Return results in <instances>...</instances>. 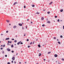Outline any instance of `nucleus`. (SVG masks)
<instances>
[{
    "instance_id": "79ce46f5",
    "label": "nucleus",
    "mask_w": 64,
    "mask_h": 64,
    "mask_svg": "<svg viewBox=\"0 0 64 64\" xmlns=\"http://www.w3.org/2000/svg\"><path fill=\"white\" fill-rule=\"evenodd\" d=\"M22 29H24V27H22Z\"/></svg>"
},
{
    "instance_id": "b1692460",
    "label": "nucleus",
    "mask_w": 64,
    "mask_h": 64,
    "mask_svg": "<svg viewBox=\"0 0 64 64\" xmlns=\"http://www.w3.org/2000/svg\"><path fill=\"white\" fill-rule=\"evenodd\" d=\"M3 47H5V44L3 46Z\"/></svg>"
},
{
    "instance_id": "0e129e2a",
    "label": "nucleus",
    "mask_w": 64,
    "mask_h": 64,
    "mask_svg": "<svg viewBox=\"0 0 64 64\" xmlns=\"http://www.w3.org/2000/svg\"><path fill=\"white\" fill-rule=\"evenodd\" d=\"M27 27L26 26V29H27Z\"/></svg>"
},
{
    "instance_id": "412c9836",
    "label": "nucleus",
    "mask_w": 64,
    "mask_h": 64,
    "mask_svg": "<svg viewBox=\"0 0 64 64\" xmlns=\"http://www.w3.org/2000/svg\"><path fill=\"white\" fill-rule=\"evenodd\" d=\"M60 38H62L63 37V36H62V35H61L60 36Z\"/></svg>"
},
{
    "instance_id": "2eb2a0df",
    "label": "nucleus",
    "mask_w": 64,
    "mask_h": 64,
    "mask_svg": "<svg viewBox=\"0 0 64 64\" xmlns=\"http://www.w3.org/2000/svg\"><path fill=\"white\" fill-rule=\"evenodd\" d=\"M41 55V54L40 53L39 54V56H40Z\"/></svg>"
},
{
    "instance_id": "423d86ee",
    "label": "nucleus",
    "mask_w": 64,
    "mask_h": 64,
    "mask_svg": "<svg viewBox=\"0 0 64 64\" xmlns=\"http://www.w3.org/2000/svg\"><path fill=\"white\" fill-rule=\"evenodd\" d=\"M16 26H14L13 28H16Z\"/></svg>"
},
{
    "instance_id": "5fc2aeb1",
    "label": "nucleus",
    "mask_w": 64,
    "mask_h": 64,
    "mask_svg": "<svg viewBox=\"0 0 64 64\" xmlns=\"http://www.w3.org/2000/svg\"><path fill=\"white\" fill-rule=\"evenodd\" d=\"M44 61H45V60H46V59H44Z\"/></svg>"
},
{
    "instance_id": "e2e57ef3",
    "label": "nucleus",
    "mask_w": 64,
    "mask_h": 64,
    "mask_svg": "<svg viewBox=\"0 0 64 64\" xmlns=\"http://www.w3.org/2000/svg\"><path fill=\"white\" fill-rule=\"evenodd\" d=\"M9 25L10 26L11 25V24H9Z\"/></svg>"
},
{
    "instance_id": "4c0bfd02",
    "label": "nucleus",
    "mask_w": 64,
    "mask_h": 64,
    "mask_svg": "<svg viewBox=\"0 0 64 64\" xmlns=\"http://www.w3.org/2000/svg\"><path fill=\"white\" fill-rule=\"evenodd\" d=\"M12 40H14V38H12Z\"/></svg>"
},
{
    "instance_id": "dca6fc26",
    "label": "nucleus",
    "mask_w": 64,
    "mask_h": 64,
    "mask_svg": "<svg viewBox=\"0 0 64 64\" xmlns=\"http://www.w3.org/2000/svg\"><path fill=\"white\" fill-rule=\"evenodd\" d=\"M14 47V46H13V44H12L11 45V47L12 48H13Z\"/></svg>"
},
{
    "instance_id": "052dcab7",
    "label": "nucleus",
    "mask_w": 64,
    "mask_h": 64,
    "mask_svg": "<svg viewBox=\"0 0 64 64\" xmlns=\"http://www.w3.org/2000/svg\"><path fill=\"white\" fill-rule=\"evenodd\" d=\"M14 45H16V44H15Z\"/></svg>"
},
{
    "instance_id": "f03ea898",
    "label": "nucleus",
    "mask_w": 64,
    "mask_h": 64,
    "mask_svg": "<svg viewBox=\"0 0 64 64\" xmlns=\"http://www.w3.org/2000/svg\"><path fill=\"white\" fill-rule=\"evenodd\" d=\"M12 59L13 60H15V57H13L12 58Z\"/></svg>"
},
{
    "instance_id": "c03bdc74",
    "label": "nucleus",
    "mask_w": 64,
    "mask_h": 64,
    "mask_svg": "<svg viewBox=\"0 0 64 64\" xmlns=\"http://www.w3.org/2000/svg\"><path fill=\"white\" fill-rule=\"evenodd\" d=\"M8 43H10V41H9V40L8 41Z\"/></svg>"
},
{
    "instance_id": "4be33fe9",
    "label": "nucleus",
    "mask_w": 64,
    "mask_h": 64,
    "mask_svg": "<svg viewBox=\"0 0 64 64\" xmlns=\"http://www.w3.org/2000/svg\"><path fill=\"white\" fill-rule=\"evenodd\" d=\"M32 44V42H31L30 43V45H31Z\"/></svg>"
},
{
    "instance_id": "e433bc0d",
    "label": "nucleus",
    "mask_w": 64,
    "mask_h": 64,
    "mask_svg": "<svg viewBox=\"0 0 64 64\" xmlns=\"http://www.w3.org/2000/svg\"><path fill=\"white\" fill-rule=\"evenodd\" d=\"M12 53H14V51L13 50H12Z\"/></svg>"
},
{
    "instance_id": "c85d7f7f",
    "label": "nucleus",
    "mask_w": 64,
    "mask_h": 64,
    "mask_svg": "<svg viewBox=\"0 0 64 64\" xmlns=\"http://www.w3.org/2000/svg\"><path fill=\"white\" fill-rule=\"evenodd\" d=\"M34 42H35V41H34L32 43L33 44H34Z\"/></svg>"
},
{
    "instance_id": "58836bf2",
    "label": "nucleus",
    "mask_w": 64,
    "mask_h": 64,
    "mask_svg": "<svg viewBox=\"0 0 64 64\" xmlns=\"http://www.w3.org/2000/svg\"><path fill=\"white\" fill-rule=\"evenodd\" d=\"M24 8H26V6H24Z\"/></svg>"
},
{
    "instance_id": "de8ad7c7",
    "label": "nucleus",
    "mask_w": 64,
    "mask_h": 64,
    "mask_svg": "<svg viewBox=\"0 0 64 64\" xmlns=\"http://www.w3.org/2000/svg\"><path fill=\"white\" fill-rule=\"evenodd\" d=\"M3 35V34H1V36H2V35Z\"/></svg>"
},
{
    "instance_id": "0eeeda50",
    "label": "nucleus",
    "mask_w": 64,
    "mask_h": 64,
    "mask_svg": "<svg viewBox=\"0 0 64 64\" xmlns=\"http://www.w3.org/2000/svg\"><path fill=\"white\" fill-rule=\"evenodd\" d=\"M63 11V10L62 9L60 10V12H62Z\"/></svg>"
},
{
    "instance_id": "cd10ccee",
    "label": "nucleus",
    "mask_w": 64,
    "mask_h": 64,
    "mask_svg": "<svg viewBox=\"0 0 64 64\" xmlns=\"http://www.w3.org/2000/svg\"><path fill=\"white\" fill-rule=\"evenodd\" d=\"M37 14H40V13L39 12H36Z\"/></svg>"
},
{
    "instance_id": "f704fd0d",
    "label": "nucleus",
    "mask_w": 64,
    "mask_h": 64,
    "mask_svg": "<svg viewBox=\"0 0 64 64\" xmlns=\"http://www.w3.org/2000/svg\"><path fill=\"white\" fill-rule=\"evenodd\" d=\"M7 44V45H10V44H9V43H8Z\"/></svg>"
},
{
    "instance_id": "864d4df0",
    "label": "nucleus",
    "mask_w": 64,
    "mask_h": 64,
    "mask_svg": "<svg viewBox=\"0 0 64 64\" xmlns=\"http://www.w3.org/2000/svg\"><path fill=\"white\" fill-rule=\"evenodd\" d=\"M6 32H8V30H7L6 31Z\"/></svg>"
},
{
    "instance_id": "c9c22d12",
    "label": "nucleus",
    "mask_w": 64,
    "mask_h": 64,
    "mask_svg": "<svg viewBox=\"0 0 64 64\" xmlns=\"http://www.w3.org/2000/svg\"><path fill=\"white\" fill-rule=\"evenodd\" d=\"M48 14H50V12H48Z\"/></svg>"
},
{
    "instance_id": "8fccbe9b",
    "label": "nucleus",
    "mask_w": 64,
    "mask_h": 64,
    "mask_svg": "<svg viewBox=\"0 0 64 64\" xmlns=\"http://www.w3.org/2000/svg\"><path fill=\"white\" fill-rule=\"evenodd\" d=\"M12 63H13V60H12Z\"/></svg>"
},
{
    "instance_id": "f8f14e48",
    "label": "nucleus",
    "mask_w": 64,
    "mask_h": 64,
    "mask_svg": "<svg viewBox=\"0 0 64 64\" xmlns=\"http://www.w3.org/2000/svg\"><path fill=\"white\" fill-rule=\"evenodd\" d=\"M47 23H50V21L48 20L47 22Z\"/></svg>"
},
{
    "instance_id": "473e14b6",
    "label": "nucleus",
    "mask_w": 64,
    "mask_h": 64,
    "mask_svg": "<svg viewBox=\"0 0 64 64\" xmlns=\"http://www.w3.org/2000/svg\"><path fill=\"white\" fill-rule=\"evenodd\" d=\"M5 56L6 57H7V55H5Z\"/></svg>"
},
{
    "instance_id": "09e8293b",
    "label": "nucleus",
    "mask_w": 64,
    "mask_h": 64,
    "mask_svg": "<svg viewBox=\"0 0 64 64\" xmlns=\"http://www.w3.org/2000/svg\"><path fill=\"white\" fill-rule=\"evenodd\" d=\"M14 63H15V64L16 63V61H14Z\"/></svg>"
},
{
    "instance_id": "f3484780",
    "label": "nucleus",
    "mask_w": 64,
    "mask_h": 64,
    "mask_svg": "<svg viewBox=\"0 0 64 64\" xmlns=\"http://www.w3.org/2000/svg\"><path fill=\"white\" fill-rule=\"evenodd\" d=\"M58 44H61V43L60 42H58Z\"/></svg>"
},
{
    "instance_id": "7c9ffc66",
    "label": "nucleus",
    "mask_w": 64,
    "mask_h": 64,
    "mask_svg": "<svg viewBox=\"0 0 64 64\" xmlns=\"http://www.w3.org/2000/svg\"><path fill=\"white\" fill-rule=\"evenodd\" d=\"M57 20L58 22H59V21H60V20H59V19H58Z\"/></svg>"
},
{
    "instance_id": "7ed1b4c3",
    "label": "nucleus",
    "mask_w": 64,
    "mask_h": 64,
    "mask_svg": "<svg viewBox=\"0 0 64 64\" xmlns=\"http://www.w3.org/2000/svg\"><path fill=\"white\" fill-rule=\"evenodd\" d=\"M21 42V41H20V42H18L17 43L18 45H19L20 44V42Z\"/></svg>"
},
{
    "instance_id": "72a5a7b5",
    "label": "nucleus",
    "mask_w": 64,
    "mask_h": 64,
    "mask_svg": "<svg viewBox=\"0 0 64 64\" xmlns=\"http://www.w3.org/2000/svg\"><path fill=\"white\" fill-rule=\"evenodd\" d=\"M55 18H57V16H55Z\"/></svg>"
},
{
    "instance_id": "9d476101",
    "label": "nucleus",
    "mask_w": 64,
    "mask_h": 64,
    "mask_svg": "<svg viewBox=\"0 0 64 64\" xmlns=\"http://www.w3.org/2000/svg\"><path fill=\"white\" fill-rule=\"evenodd\" d=\"M38 47H39V48H40V47H41V46L40 44L38 45Z\"/></svg>"
},
{
    "instance_id": "ddd939ff",
    "label": "nucleus",
    "mask_w": 64,
    "mask_h": 64,
    "mask_svg": "<svg viewBox=\"0 0 64 64\" xmlns=\"http://www.w3.org/2000/svg\"><path fill=\"white\" fill-rule=\"evenodd\" d=\"M53 3V2H51L49 4V5H51V4H52Z\"/></svg>"
},
{
    "instance_id": "393cba45",
    "label": "nucleus",
    "mask_w": 64,
    "mask_h": 64,
    "mask_svg": "<svg viewBox=\"0 0 64 64\" xmlns=\"http://www.w3.org/2000/svg\"><path fill=\"white\" fill-rule=\"evenodd\" d=\"M35 6H34V5L33 4L32 5V7H34Z\"/></svg>"
},
{
    "instance_id": "9b49d317",
    "label": "nucleus",
    "mask_w": 64,
    "mask_h": 64,
    "mask_svg": "<svg viewBox=\"0 0 64 64\" xmlns=\"http://www.w3.org/2000/svg\"><path fill=\"white\" fill-rule=\"evenodd\" d=\"M6 22H8H8H9V21H10V20H6Z\"/></svg>"
},
{
    "instance_id": "f257e3e1",
    "label": "nucleus",
    "mask_w": 64,
    "mask_h": 64,
    "mask_svg": "<svg viewBox=\"0 0 64 64\" xmlns=\"http://www.w3.org/2000/svg\"><path fill=\"white\" fill-rule=\"evenodd\" d=\"M6 50H7V51H11V50L9 48H7Z\"/></svg>"
},
{
    "instance_id": "aec40b11",
    "label": "nucleus",
    "mask_w": 64,
    "mask_h": 64,
    "mask_svg": "<svg viewBox=\"0 0 64 64\" xmlns=\"http://www.w3.org/2000/svg\"><path fill=\"white\" fill-rule=\"evenodd\" d=\"M2 53H3V54H4L5 52H4V51L3 50H2Z\"/></svg>"
},
{
    "instance_id": "49530a36",
    "label": "nucleus",
    "mask_w": 64,
    "mask_h": 64,
    "mask_svg": "<svg viewBox=\"0 0 64 64\" xmlns=\"http://www.w3.org/2000/svg\"><path fill=\"white\" fill-rule=\"evenodd\" d=\"M20 44H23V42H21V43H20Z\"/></svg>"
},
{
    "instance_id": "13d9d810",
    "label": "nucleus",
    "mask_w": 64,
    "mask_h": 64,
    "mask_svg": "<svg viewBox=\"0 0 64 64\" xmlns=\"http://www.w3.org/2000/svg\"><path fill=\"white\" fill-rule=\"evenodd\" d=\"M33 23V22H31V23H32H32Z\"/></svg>"
},
{
    "instance_id": "a18cd8bd",
    "label": "nucleus",
    "mask_w": 64,
    "mask_h": 64,
    "mask_svg": "<svg viewBox=\"0 0 64 64\" xmlns=\"http://www.w3.org/2000/svg\"><path fill=\"white\" fill-rule=\"evenodd\" d=\"M46 20V21H48V18H47Z\"/></svg>"
},
{
    "instance_id": "603ef678",
    "label": "nucleus",
    "mask_w": 64,
    "mask_h": 64,
    "mask_svg": "<svg viewBox=\"0 0 64 64\" xmlns=\"http://www.w3.org/2000/svg\"><path fill=\"white\" fill-rule=\"evenodd\" d=\"M17 37H18L16 35V38H17Z\"/></svg>"
},
{
    "instance_id": "a211bd4d",
    "label": "nucleus",
    "mask_w": 64,
    "mask_h": 64,
    "mask_svg": "<svg viewBox=\"0 0 64 64\" xmlns=\"http://www.w3.org/2000/svg\"><path fill=\"white\" fill-rule=\"evenodd\" d=\"M14 42H15V43H16V42H17V40H15L14 41Z\"/></svg>"
},
{
    "instance_id": "a19ab883",
    "label": "nucleus",
    "mask_w": 64,
    "mask_h": 64,
    "mask_svg": "<svg viewBox=\"0 0 64 64\" xmlns=\"http://www.w3.org/2000/svg\"><path fill=\"white\" fill-rule=\"evenodd\" d=\"M10 43H12V41H10Z\"/></svg>"
},
{
    "instance_id": "4468645a",
    "label": "nucleus",
    "mask_w": 64,
    "mask_h": 64,
    "mask_svg": "<svg viewBox=\"0 0 64 64\" xmlns=\"http://www.w3.org/2000/svg\"><path fill=\"white\" fill-rule=\"evenodd\" d=\"M42 20H44V18H43V17H42Z\"/></svg>"
},
{
    "instance_id": "1a4fd4ad",
    "label": "nucleus",
    "mask_w": 64,
    "mask_h": 64,
    "mask_svg": "<svg viewBox=\"0 0 64 64\" xmlns=\"http://www.w3.org/2000/svg\"><path fill=\"white\" fill-rule=\"evenodd\" d=\"M17 2H15L14 3V4H13L14 5H15V4H17Z\"/></svg>"
},
{
    "instance_id": "bb28decb",
    "label": "nucleus",
    "mask_w": 64,
    "mask_h": 64,
    "mask_svg": "<svg viewBox=\"0 0 64 64\" xmlns=\"http://www.w3.org/2000/svg\"><path fill=\"white\" fill-rule=\"evenodd\" d=\"M8 64H10V63L9 62H8V63H7Z\"/></svg>"
},
{
    "instance_id": "3c124183",
    "label": "nucleus",
    "mask_w": 64,
    "mask_h": 64,
    "mask_svg": "<svg viewBox=\"0 0 64 64\" xmlns=\"http://www.w3.org/2000/svg\"><path fill=\"white\" fill-rule=\"evenodd\" d=\"M63 29H64V26H63Z\"/></svg>"
},
{
    "instance_id": "6e6552de",
    "label": "nucleus",
    "mask_w": 64,
    "mask_h": 64,
    "mask_svg": "<svg viewBox=\"0 0 64 64\" xmlns=\"http://www.w3.org/2000/svg\"><path fill=\"white\" fill-rule=\"evenodd\" d=\"M9 38H6V40H9Z\"/></svg>"
},
{
    "instance_id": "6ab92c4d",
    "label": "nucleus",
    "mask_w": 64,
    "mask_h": 64,
    "mask_svg": "<svg viewBox=\"0 0 64 64\" xmlns=\"http://www.w3.org/2000/svg\"><path fill=\"white\" fill-rule=\"evenodd\" d=\"M42 27H44L45 26V25L44 24H43L42 25Z\"/></svg>"
},
{
    "instance_id": "37998d69",
    "label": "nucleus",
    "mask_w": 64,
    "mask_h": 64,
    "mask_svg": "<svg viewBox=\"0 0 64 64\" xmlns=\"http://www.w3.org/2000/svg\"><path fill=\"white\" fill-rule=\"evenodd\" d=\"M26 41H29V39H28L27 40H26Z\"/></svg>"
},
{
    "instance_id": "69168bd1",
    "label": "nucleus",
    "mask_w": 64,
    "mask_h": 64,
    "mask_svg": "<svg viewBox=\"0 0 64 64\" xmlns=\"http://www.w3.org/2000/svg\"><path fill=\"white\" fill-rule=\"evenodd\" d=\"M16 55H18V53H16Z\"/></svg>"
},
{
    "instance_id": "6e6d98bb",
    "label": "nucleus",
    "mask_w": 64,
    "mask_h": 64,
    "mask_svg": "<svg viewBox=\"0 0 64 64\" xmlns=\"http://www.w3.org/2000/svg\"><path fill=\"white\" fill-rule=\"evenodd\" d=\"M29 19H28L27 20V21H29Z\"/></svg>"
},
{
    "instance_id": "5701e85b",
    "label": "nucleus",
    "mask_w": 64,
    "mask_h": 64,
    "mask_svg": "<svg viewBox=\"0 0 64 64\" xmlns=\"http://www.w3.org/2000/svg\"><path fill=\"white\" fill-rule=\"evenodd\" d=\"M62 61H64V59L63 58H62Z\"/></svg>"
},
{
    "instance_id": "338daca9",
    "label": "nucleus",
    "mask_w": 64,
    "mask_h": 64,
    "mask_svg": "<svg viewBox=\"0 0 64 64\" xmlns=\"http://www.w3.org/2000/svg\"><path fill=\"white\" fill-rule=\"evenodd\" d=\"M19 63H20V64H21V62H20Z\"/></svg>"
},
{
    "instance_id": "bf43d9fd",
    "label": "nucleus",
    "mask_w": 64,
    "mask_h": 64,
    "mask_svg": "<svg viewBox=\"0 0 64 64\" xmlns=\"http://www.w3.org/2000/svg\"><path fill=\"white\" fill-rule=\"evenodd\" d=\"M26 35V34H24V36H25Z\"/></svg>"
},
{
    "instance_id": "774afa93",
    "label": "nucleus",
    "mask_w": 64,
    "mask_h": 64,
    "mask_svg": "<svg viewBox=\"0 0 64 64\" xmlns=\"http://www.w3.org/2000/svg\"><path fill=\"white\" fill-rule=\"evenodd\" d=\"M36 41H38V39H36Z\"/></svg>"
},
{
    "instance_id": "680f3d73",
    "label": "nucleus",
    "mask_w": 64,
    "mask_h": 64,
    "mask_svg": "<svg viewBox=\"0 0 64 64\" xmlns=\"http://www.w3.org/2000/svg\"><path fill=\"white\" fill-rule=\"evenodd\" d=\"M1 47H2V46H3V45H1Z\"/></svg>"
},
{
    "instance_id": "39448f33",
    "label": "nucleus",
    "mask_w": 64,
    "mask_h": 64,
    "mask_svg": "<svg viewBox=\"0 0 64 64\" xmlns=\"http://www.w3.org/2000/svg\"><path fill=\"white\" fill-rule=\"evenodd\" d=\"M54 56L55 57H57L58 56L57 54H54Z\"/></svg>"
},
{
    "instance_id": "a878e982",
    "label": "nucleus",
    "mask_w": 64,
    "mask_h": 64,
    "mask_svg": "<svg viewBox=\"0 0 64 64\" xmlns=\"http://www.w3.org/2000/svg\"><path fill=\"white\" fill-rule=\"evenodd\" d=\"M28 48H30V46H28Z\"/></svg>"
},
{
    "instance_id": "c756f323",
    "label": "nucleus",
    "mask_w": 64,
    "mask_h": 64,
    "mask_svg": "<svg viewBox=\"0 0 64 64\" xmlns=\"http://www.w3.org/2000/svg\"><path fill=\"white\" fill-rule=\"evenodd\" d=\"M54 39H56V38H55V37H54Z\"/></svg>"
},
{
    "instance_id": "2f4dec72",
    "label": "nucleus",
    "mask_w": 64,
    "mask_h": 64,
    "mask_svg": "<svg viewBox=\"0 0 64 64\" xmlns=\"http://www.w3.org/2000/svg\"><path fill=\"white\" fill-rule=\"evenodd\" d=\"M50 53H51V52H48V54H50Z\"/></svg>"
},
{
    "instance_id": "20e7f679",
    "label": "nucleus",
    "mask_w": 64,
    "mask_h": 64,
    "mask_svg": "<svg viewBox=\"0 0 64 64\" xmlns=\"http://www.w3.org/2000/svg\"><path fill=\"white\" fill-rule=\"evenodd\" d=\"M18 25H19V26H22V24L20 23Z\"/></svg>"
},
{
    "instance_id": "ea45409f",
    "label": "nucleus",
    "mask_w": 64,
    "mask_h": 64,
    "mask_svg": "<svg viewBox=\"0 0 64 64\" xmlns=\"http://www.w3.org/2000/svg\"><path fill=\"white\" fill-rule=\"evenodd\" d=\"M0 49H1V50H3V48H0Z\"/></svg>"
},
{
    "instance_id": "4d7b16f0",
    "label": "nucleus",
    "mask_w": 64,
    "mask_h": 64,
    "mask_svg": "<svg viewBox=\"0 0 64 64\" xmlns=\"http://www.w3.org/2000/svg\"><path fill=\"white\" fill-rule=\"evenodd\" d=\"M57 41H59V39H57Z\"/></svg>"
}]
</instances>
